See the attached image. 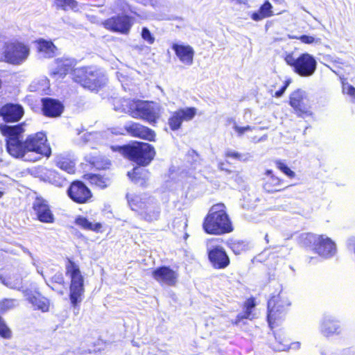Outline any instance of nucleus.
<instances>
[{
	"label": "nucleus",
	"instance_id": "obj_31",
	"mask_svg": "<svg viewBox=\"0 0 355 355\" xmlns=\"http://www.w3.org/2000/svg\"><path fill=\"white\" fill-rule=\"evenodd\" d=\"M129 178L137 184L143 185L145 181L149 178L148 171L141 167H135L132 172H128Z\"/></svg>",
	"mask_w": 355,
	"mask_h": 355
},
{
	"label": "nucleus",
	"instance_id": "obj_25",
	"mask_svg": "<svg viewBox=\"0 0 355 355\" xmlns=\"http://www.w3.org/2000/svg\"><path fill=\"white\" fill-rule=\"evenodd\" d=\"M159 212L157 203L154 198H151V199H148L147 205L145 204V207L142 209L139 214L144 220L151 222L159 218Z\"/></svg>",
	"mask_w": 355,
	"mask_h": 355
},
{
	"label": "nucleus",
	"instance_id": "obj_19",
	"mask_svg": "<svg viewBox=\"0 0 355 355\" xmlns=\"http://www.w3.org/2000/svg\"><path fill=\"white\" fill-rule=\"evenodd\" d=\"M290 105L300 116L311 114L309 105L304 102V92L302 90H296L291 94Z\"/></svg>",
	"mask_w": 355,
	"mask_h": 355
},
{
	"label": "nucleus",
	"instance_id": "obj_35",
	"mask_svg": "<svg viewBox=\"0 0 355 355\" xmlns=\"http://www.w3.org/2000/svg\"><path fill=\"white\" fill-rule=\"evenodd\" d=\"M255 306L254 299H248L245 303V311L243 313L238 315L236 323H239L242 319L252 320L254 318V314L252 310Z\"/></svg>",
	"mask_w": 355,
	"mask_h": 355
},
{
	"label": "nucleus",
	"instance_id": "obj_53",
	"mask_svg": "<svg viewBox=\"0 0 355 355\" xmlns=\"http://www.w3.org/2000/svg\"><path fill=\"white\" fill-rule=\"evenodd\" d=\"M288 37L289 39L299 40V36H297V35H288Z\"/></svg>",
	"mask_w": 355,
	"mask_h": 355
},
{
	"label": "nucleus",
	"instance_id": "obj_37",
	"mask_svg": "<svg viewBox=\"0 0 355 355\" xmlns=\"http://www.w3.org/2000/svg\"><path fill=\"white\" fill-rule=\"evenodd\" d=\"M92 183L101 188H105L110 184V180L100 175H94L91 178Z\"/></svg>",
	"mask_w": 355,
	"mask_h": 355
},
{
	"label": "nucleus",
	"instance_id": "obj_15",
	"mask_svg": "<svg viewBox=\"0 0 355 355\" xmlns=\"http://www.w3.org/2000/svg\"><path fill=\"white\" fill-rule=\"evenodd\" d=\"M196 110L194 107H187L180 109L173 112L168 119V125L171 130H178L182 125V121H191L196 115Z\"/></svg>",
	"mask_w": 355,
	"mask_h": 355
},
{
	"label": "nucleus",
	"instance_id": "obj_26",
	"mask_svg": "<svg viewBox=\"0 0 355 355\" xmlns=\"http://www.w3.org/2000/svg\"><path fill=\"white\" fill-rule=\"evenodd\" d=\"M27 300L33 306L35 309H38L42 312H47L49 310L50 302L45 297L39 293H27Z\"/></svg>",
	"mask_w": 355,
	"mask_h": 355
},
{
	"label": "nucleus",
	"instance_id": "obj_33",
	"mask_svg": "<svg viewBox=\"0 0 355 355\" xmlns=\"http://www.w3.org/2000/svg\"><path fill=\"white\" fill-rule=\"evenodd\" d=\"M37 49L42 57L51 58L53 56L56 47L51 42L41 40L37 42Z\"/></svg>",
	"mask_w": 355,
	"mask_h": 355
},
{
	"label": "nucleus",
	"instance_id": "obj_10",
	"mask_svg": "<svg viewBox=\"0 0 355 355\" xmlns=\"http://www.w3.org/2000/svg\"><path fill=\"white\" fill-rule=\"evenodd\" d=\"M307 243L311 244L313 250L320 256L329 258L336 252V243L325 235L306 234L304 238Z\"/></svg>",
	"mask_w": 355,
	"mask_h": 355
},
{
	"label": "nucleus",
	"instance_id": "obj_12",
	"mask_svg": "<svg viewBox=\"0 0 355 355\" xmlns=\"http://www.w3.org/2000/svg\"><path fill=\"white\" fill-rule=\"evenodd\" d=\"M218 239L210 240L207 243L209 259L215 268L222 269L230 264V259L225 250L216 245Z\"/></svg>",
	"mask_w": 355,
	"mask_h": 355
},
{
	"label": "nucleus",
	"instance_id": "obj_58",
	"mask_svg": "<svg viewBox=\"0 0 355 355\" xmlns=\"http://www.w3.org/2000/svg\"><path fill=\"white\" fill-rule=\"evenodd\" d=\"M2 195H3V193L1 191H0V198H1Z\"/></svg>",
	"mask_w": 355,
	"mask_h": 355
},
{
	"label": "nucleus",
	"instance_id": "obj_14",
	"mask_svg": "<svg viewBox=\"0 0 355 355\" xmlns=\"http://www.w3.org/2000/svg\"><path fill=\"white\" fill-rule=\"evenodd\" d=\"M104 26L112 31L128 34L132 27L130 18L126 15L116 16L105 20Z\"/></svg>",
	"mask_w": 355,
	"mask_h": 355
},
{
	"label": "nucleus",
	"instance_id": "obj_30",
	"mask_svg": "<svg viewBox=\"0 0 355 355\" xmlns=\"http://www.w3.org/2000/svg\"><path fill=\"white\" fill-rule=\"evenodd\" d=\"M277 343L273 345V349L277 351H286L290 349H297L300 347L299 342H295L289 344V340L282 335L275 336Z\"/></svg>",
	"mask_w": 355,
	"mask_h": 355
},
{
	"label": "nucleus",
	"instance_id": "obj_55",
	"mask_svg": "<svg viewBox=\"0 0 355 355\" xmlns=\"http://www.w3.org/2000/svg\"><path fill=\"white\" fill-rule=\"evenodd\" d=\"M322 355H335V354H330L329 352H323L322 353Z\"/></svg>",
	"mask_w": 355,
	"mask_h": 355
},
{
	"label": "nucleus",
	"instance_id": "obj_8",
	"mask_svg": "<svg viewBox=\"0 0 355 355\" xmlns=\"http://www.w3.org/2000/svg\"><path fill=\"white\" fill-rule=\"evenodd\" d=\"M73 79L91 91L97 90L106 83V78L103 73L85 68L75 69Z\"/></svg>",
	"mask_w": 355,
	"mask_h": 355
},
{
	"label": "nucleus",
	"instance_id": "obj_3",
	"mask_svg": "<svg viewBox=\"0 0 355 355\" xmlns=\"http://www.w3.org/2000/svg\"><path fill=\"white\" fill-rule=\"evenodd\" d=\"M114 151L118 150L125 157L139 165H148L154 158L155 150L147 143L140 142L131 146L112 147Z\"/></svg>",
	"mask_w": 355,
	"mask_h": 355
},
{
	"label": "nucleus",
	"instance_id": "obj_34",
	"mask_svg": "<svg viewBox=\"0 0 355 355\" xmlns=\"http://www.w3.org/2000/svg\"><path fill=\"white\" fill-rule=\"evenodd\" d=\"M75 223L78 226L85 230H92L97 232H99L102 228V225L100 223H93L83 216L77 217Z\"/></svg>",
	"mask_w": 355,
	"mask_h": 355
},
{
	"label": "nucleus",
	"instance_id": "obj_52",
	"mask_svg": "<svg viewBox=\"0 0 355 355\" xmlns=\"http://www.w3.org/2000/svg\"><path fill=\"white\" fill-rule=\"evenodd\" d=\"M112 132L115 135H123L124 130L123 129L120 128L119 130H116L114 132L112 131Z\"/></svg>",
	"mask_w": 355,
	"mask_h": 355
},
{
	"label": "nucleus",
	"instance_id": "obj_24",
	"mask_svg": "<svg viewBox=\"0 0 355 355\" xmlns=\"http://www.w3.org/2000/svg\"><path fill=\"white\" fill-rule=\"evenodd\" d=\"M42 110L44 114L50 117L59 116L63 111L62 103L53 98H44L42 100Z\"/></svg>",
	"mask_w": 355,
	"mask_h": 355
},
{
	"label": "nucleus",
	"instance_id": "obj_29",
	"mask_svg": "<svg viewBox=\"0 0 355 355\" xmlns=\"http://www.w3.org/2000/svg\"><path fill=\"white\" fill-rule=\"evenodd\" d=\"M272 15V6L268 1H266L257 11L252 12L250 17L253 21H259Z\"/></svg>",
	"mask_w": 355,
	"mask_h": 355
},
{
	"label": "nucleus",
	"instance_id": "obj_40",
	"mask_svg": "<svg viewBox=\"0 0 355 355\" xmlns=\"http://www.w3.org/2000/svg\"><path fill=\"white\" fill-rule=\"evenodd\" d=\"M299 40H300L301 42H302L303 44H320L321 43V40L320 38H316L314 37L313 36L306 35L299 36Z\"/></svg>",
	"mask_w": 355,
	"mask_h": 355
},
{
	"label": "nucleus",
	"instance_id": "obj_43",
	"mask_svg": "<svg viewBox=\"0 0 355 355\" xmlns=\"http://www.w3.org/2000/svg\"><path fill=\"white\" fill-rule=\"evenodd\" d=\"M0 336L4 338H8L11 336V331L5 324L2 319L0 318Z\"/></svg>",
	"mask_w": 355,
	"mask_h": 355
},
{
	"label": "nucleus",
	"instance_id": "obj_20",
	"mask_svg": "<svg viewBox=\"0 0 355 355\" xmlns=\"http://www.w3.org/2000/svg\"><path fill=\"white\" fill-rule=\"evenodd\" d=\"M320 333L325 337L340 334L341 328L338 321L333 316L326 315L320 322Z\"/></svg>",
	"mask_w": 355,
	"mask_h": 355
},
{
	"label": "nucleus",
	"instance_id": "obj_54",
	"mask_svg": "<svg viewBox=\"0 0 355 355\" xmlns=\"http://www.w3.org/2000/svg\"><path fill=\"white\" fill-rule=\"evenodd\" d=\"M224 166V163H223V162H220V163L218 164V168H219V169H220V170H221V171L225 170V168H224V166Z\"/></svg>",
	"mask_w": 355,
	"mask_h": 355
},
{
	"label": "nucleus",
	"instance_id": "obj_32",
	"mask_svg": "<svg viewBox=\"0 0 355 355\" xmlns=\"http://www.w3.org/2000/svg\"><path fill=\"white\" fill-rule=\"evenodd\" d=\"M56 165L63 171L68 173H73L75 172V162L69 157L63 155H58L55 159Z\"/></svg>",
	"mask_w": 355,
	"mask_h": 355
},
{
	"label": "nucleus",
	"instance_id": "obj_28",
	"mask_svg": "<svg viewBox=\"0 0 355 355\" xmlns=\"http://www.w3.org/2000/svg\"><path fill=\"white\" fill-rule=\"evenodd\" d=\"M264 178L263 189L267 192H275L281 190L282 180L272 174V171L267 170Z\"/></svg>",
	"mask_w": 355,
	"mask_h": 355
},
{
	"label": "nucleus",
	"instance_id": "obj_16",
	"mask_svg": "<svg viewBox=\"0 0 355 355\" xmlns=\"http://www.w3.org/2000/svg\"><path fill=\"white\" fill-rule=\"evenodd\" d=\"M33 209L37 219L45 223H53L55 218L48 202L43 198H37L33 203Z\"/></svg>",
	"mask_w": 355,
	"mask_h": 355
},
{
	"label": "nucleus",
	"instance_id": "obj_36",
	"mask_svg": "<svg viewBox=\"0 0 355 355\" xmlns=\"http://www.w3.org/2000/svg\"><path fill=\"white\" fill-rule=\"evenodd\" d=\"M227 122L229 123L230 125V124L232 125V128L234 130V131L236 132L238 137H241L247 131H251V130H254V127L250 126V125H246V126H243V127L239 126L237 124V123L236 122V121L232 118L229 119L227 120Z\"/></svg>",
	"mask_w": 355,
	"mask_h": 355
},
{
	"label": "nucleus",
	"instance_id": "obj_22",
	"mask_svg": "<svg viewBox=\"0 0 355 355\" xmlns=\"http://www.w3.org/2000/svg\"><path fill=\"white\" fill-rule=\"evenodd\" d=\"M56 66L51 69L50 75L55 80L64 78V76L72 70L74 62L72 60L57 59L55 60Z\"/></svg>",
	"mask_w": 355,
	"mask_h": 355
},
{
	"label": "nucleus",
	"instance_id": "obj_1",
	"mask_svg": "<svg viewBox=\"0 0 355 355\" xmlns=\"http://www.w3.org/2000/svg\"><path fill=\"white\" fill-rule=\"evenodd\" d=\"M120 105H114V110L125 112L135 119L148 121L150 124L155 123L159 119L162 108L154 102L139 100L121 99Z\"/></svg>",
	"mask_w": 355,
	"mask_h": 355
},
{
	"label": "nucleus",
	"instance_id": "obj_42",
	"mask_svg": "<svg viewBox=\"0 0 355 355\" xmlns=\"http://www.w3.org/2000/svg\"><path fill=\"white\" fill-rule=\"evenodd\" d=\"M275 164L277 167L282 171L284 173H285L287 176L290 178H293L295 175V173L291 171L284 163L282 162L277 160L275 162Z\"/></svg>",
	"mask_w": 355,
	"mask_h": 355
},
{
	"label": "nucleus",
	"instance_id": "obj_49",
	"mask_svg": "<svg viewBox=\"0 0 355 355\" xmlns=\"http://www.w3.org/2000/svg\"><path fill=\"white\" fill-rule=\"evenodd\" d=\"M84 137L85 139V141H91L92 139H98L100 136V134L99 133H85L84 134Z\"/></svg>",
	"mask_w": 355,
	"mask_h": 355
},
{
	"label": "nucleus",
	"instance_id": "obj_51",
	"mask_svg": "<svg viewBox=\"0 0 355 355\" xmlns=\"http://www.w3.org/2000/svg\"><path fill=\"white\" fill-rule=\"evenodd\" d=\"M288 86V83H286L284 87H282L279 90L275 92V96L276 97H280L282 96V94L284 93L285 90L286 89V87Z\"/></svg>",
	"mask_w": 355,
	"mask_h": 355
},
{
	"label": "nucleus",
	"instance_id": "obj_50",
	"mask_svg": "<svg viewBox=\"0 0 355 355\" xmlns=\"http://www.w3.org/2000/svg\"><path fill=\"white\" fill-rule=\"evenodd\" d=\"M33 264L36 267L37 272L40 274L46 281V276L44 274L43 268L40 267L34 259L33 260Z\"/></svg>",
	"mask_w": 355,
	"mask_h": 355
},
{
	"label": "nucleus",
	"instance_id": "obj_39",
	"mask_svg": "<svg viewBox=\"0 0 355 355\" xmlns=\"http://www.w3.org/2000/svg\"><path fill=\"white\" fill-rule=\"evenodd\" d=\"M58 6L64 10L74 9L77 7L78 3L75 0H55Z\"/></svg>",
	"mask_w": 355,
	"mask_h": 355
},
{
	"label": "nucleus",
	"instance_id": "obj_13",
	"mask_svg": "<svg viewBox=\"0 0 355 355\" xmlns=\"http://www.w3.org/2000/svg\"><path fill=\"white\" fill-rule=\"evenodd\" d=\"M69 198L77 203H86L92 198L90 190L82 182H74L67 190Z\"/></svg>",
	"mask_w": 355,
	"mask_h": 355
},
{
	"label": "nucleus",
	"instance_id": "obj_38",
	"mask_svg": "<svg viewBox=\"0 0 355 355\" xmlns=\"http://www.w3.org/2000/svg\"><path fill=\"white\" fill-rule=\"evenodd\" d=\"M17 305V301L11 299H6L0 302V311L5 312L10 310Z\"/></svg>",
	"mask_w": 355,
	"mask_h": 355
},
{
	"label": "nucleus",
	"instance_id": "obj_27",
	"mask_svg": "<svg viewBox=\"0 0 355 355\" xmlns=\"http://www.w3.org/2000/svg\"><path fill=\"white\" fill-rule=\"evenodd\" d=\"M127 198L129 206L130 207L132 210L137 211L139 214L142 211V209L145 207V204L147 205L148 199H151V197H149L146 194H128Z\"/></svg>",
	"mask_w": 355,
	"mask_h": 355
},
{
	"label": "nucleus",
	"instance_id": "obj_45",
	"mask_svg": "<svg viewBox=\"0 0 355 355\" xmlns=\"http://www.w3.org/2000/svg\"><path fill=\"white\" fill-rule=\"evenodd\" d=\"M343 92L344 94L350 96L355 101V87L348 83H343Z\"/></svg>",
	"mask_w": 355,
	"mask_h": 355
},
{
	"label": "nucleus",
	"instance_id": "obj_4",
	"mask_svg": "<svg viewBox=\"0 0 355 355\" xmlns=\"http://www.w3.org/2000/svg\"><path fill=\"white\" fill-rule=\"evenodd\" d=\"M66 274L71 279L70 300L73 306L83 300L84 294V278L81 274L79 266L73 261L68 259L65 265Z\"/></svg>",
	"mask_w": 355,
	"mask_h": 355
},
{
	"label": "nucleus",
	"instance_id": "obj_48",
	"mask_svg": "<svg viewBox=\"0 0 355 355\" xmlns=\"http://www.w3.org/2000/svg\"><path fill=\"white\" fill-rule=\"evenodd\" d=\"M225 157L239 159L241 158V155L236 151L227 150L225 152Z\"/></svg>",
	"mask_w": 355,
	"mask_h": 355
},
{
	"label": "nucleus",
	"instance_id": "obj_56",
	"mask_svg": "<svg viewBox=\"0 0 355 355\" xmlns=\"http://www.w3.org/2000/svg\"><path fill=\"white\" fill-rule=\"evenodd\" d=\"M268 236L266 234V236H265V239L266 240L267 242H268Z\"/></svg>",
	"mask_w": 355,
	"mask_h": 355
},
{
	"label": "nucleus",
	"instance_id": "obj_7",
	"mask_svg": "<svg viewBox=\"0 0 355 355\" xmlns=\"http://www.w3.org/2000/svg\"><path fill=\"white\" fill-rule=\"evenodd\" d=\"M291 305L289 297L284 293H280L268 300V321L271 328L272 324L285 316Z\"/></svg>",
	"mask_w": 355,
	"mask_h": 355
},
{
	"label": "nucleus",
	"instance_id": "obj_18",
	"mask_svg": "<svg viewBox=\"0 0 355 355\" xmlns=\"http://www.w3.org/2000/svg\"><path fill=\"white\" fill-rule=\"evenodd\" d=\"M172 49L182 64L187 66L193 64L195 51L191 46L184 43H174Z\"/></svg>",
	"mask_w": 355,
	"mask_h": 355
},
{
	"label": "nucleus",
	"instance_id": "obj_6",
	"mask_svg": "<svg viewBox=\"0 0 355 355\" xmlns=\"http://www.w3.org/2000/svg\"><path fill=\"white\" fill-rule=\"evenodd\" d=\"M1 131L8 137L7 150L9 154L15 157H21L29 161V155L24 148V142L21 143L19 140V135L24 132L23 128L21 125H6Z\"/></svg>",
	"mask_w": 355,
	"mask_h": 355
},
{
	"label": "nucleus",
	"instance_id": "obj_41",
	"mask_svg": "<svg viewBox=\"0 0 355 355\" xmlns=\"http://www.w3.org/2000/svg\"><path fill=\"white\" fill-rule=\"evenodd\" d=\"M141 35L142 39L148 44H153L155 42V37L146 27L142 28Z\"/></svg>",
	"mask_w": 355,
	"mask_h": 355
},
{
	"label": "nucleus",
	"instance_id": "obj_17",
	"mask_svg": "<svg viewBox=\"0 0 355 355\" xmlns=\"http://www.w3.org/2000/svg\"><path fill=\"white\" fill-rule=\"evenodd\" d=\"M153 277L162 285L174 286L178 281V273L169 267L162 266L153 270Z\"/></svg>",
	"mask_w": 355,
	"mask_h": 355
},
{
	"label": "nucleus",
	"instance_id": "obj_21",
	"mask_svg": "<svg viewBox=\"0 0 355 355\" xmlns=\"http://www.w3.org/2000/svg\"><path fill=\"white\" fill-rule=\"evenodd\" d=\"M125 130L134 137L149 141H153L155 137L153 130L137 123L127 124Z\"/></svg>",
	"mask_w": 355,
	"mask_h": 355
},
{
	"label": "nucleus",
	"instance_id": "obj_46",
	"mask_svg": "<svg viewBox=\"0 0 355 355\" xmlns=\"http://www.w3.org/2000/svg\"><path fill=\"white\" fill-rule=\"evenodd\" d=\"M231 248L235 254H239L241 251L244 250L245 246L242 243L235 242L232 244Z\"/></svg>",
	"mask_w": 355,
	"mask_h": 355
},
{
	"label": "nucleus",
	"instance_id": "obj_2",
	"mask_svg": "<svg viewBox=\"0 0 355 355\" xmlns=\"http://www.w3.org/2000/svg\"><path fill=\"white\" fill-rule=\"evenodd\" d=\"M205 231L211 234H222L233 230L224 204L213 205L203 223Z\"/></svg>",
	"mask_w": 355,
	"mask_h": 355
},
{
	"label": "nucleus",
	"instance_id": "obj_47",
	"mask_svg": "<svg viewBox=\"0 0 355 355\" xmlns=\"http://www.w3.org/2000/svg\"><path fill=\"white\" fill-rule=\"evenodd\" d=\"M53 282L58 284H63L64 283V277L62 272H56L51 278Z\"/></svg>",
	"mask_w": 355,
	"mask_h": 355
},
{
	"label": "nucleus",
	"instance_id": "obj_59",
	"mask_svg": "<svg viewBox=\"0 0 355 355\" xmlns=\"http://www.w3.org/2000/svg\"><path fill=\"white\" fill-rule=\"evenodd\" d=\"M42 171H47L48 170H47L46 168H42Z\"/></svg>",
	"mask_w": 355,
	"mask_h": 355
},
{
	"label": "nucleus",
	"instance_id": "obj_9",
	"mask_svg": "<svg viewBox=\"0 0 355 355\" xmlns=\"http://www.w3.org/2000/svg\"><path fill=\"white\" fill-rule=\"evenodd\" d=\"M46 141V135L41 132L31 135L26 138L24 141V148L27 155L29 153H35L33 158L29 157V161L35 162L40 159L41 156L49 157L51 155V150Z\"/></svg>",
	"mask_w": 355,
	"mask_h": 355
},
{
	"label": "nucleus",
	"instance_id": "obj_5",
	"mask_svg": "<svg viewBox=\"0 0 355 355\" xmlns=\"http://www.w3.org/2000/svg\"><path fill=\"white\" fill-rule=\"evenodd\" d=\"M284 60L302 77L311 76L316 70L317 62L315 58L308 53H302L297 58H295L293 53H288L285 55Z\"/></svg>",
	"mask_w": 355,
	"mask_h": 355
},
{
	"label": "nucleus",
	"instance_id": "obj_57",
	"mask_svg": "<svg viewBox=\"0 0 355 355\" xmlns=\"http://www.w3.org/2000/svg\"><path fill=\"white\" fill-rule=\"evenodd\" d=\"M279 3H283L284 1V0H278Z\"/></svg>",
	"mask_w": 355,
	"mask_h": 355
},
{
	"label": "nucleus",
	"instance_id": "obj_44",
	"mask_svg": "<svg viewBox=\"0 0 355 355\" xmlns=\"http://www.w3.org/2000/svg\"><path fill=\"white\" fill-rule=\"evenodd\" d=\"M0 280L4 285H6L8 287H10L12 288H17L21 285L20 281H17V282L12 283L10 281V278L7 279L6 277H3L1 273H0Z\"/></svg>",
	"mask_w": 355,
	"mask_h": 355
},
{
	"label": "nucleus",
	"instance_id": "obj_11",
	"mask_svg": "<svg viewBox=\"0 0 355 355\" xmlns=\"http://www.w3.org/2000/svg\"><path fill=\"white\" fill-rule=\"evenodd\" d=\"M29 47L19 42H8L4 51L6 60L13 64H20L28 57Z\"/></svg>",
	"mask_w": 355,
	"mask_h": 355
},
{
	"label": "nucleus",
	"instance_id": "obj_23",
	"mask_svg": "<svg viewBox=\"0 0 355 355\" xmlns=\"http://www.w3.org/2000/svg\"><path fill=\"white\" fill-rule=\"evenodd\" d=\"M24 114L23 107L19 105L7 104L0 110V115L8 122L19 120Z\"/></svg>",
	"mask_w": 355,
	"mask_h": 355
}]
</instances>
